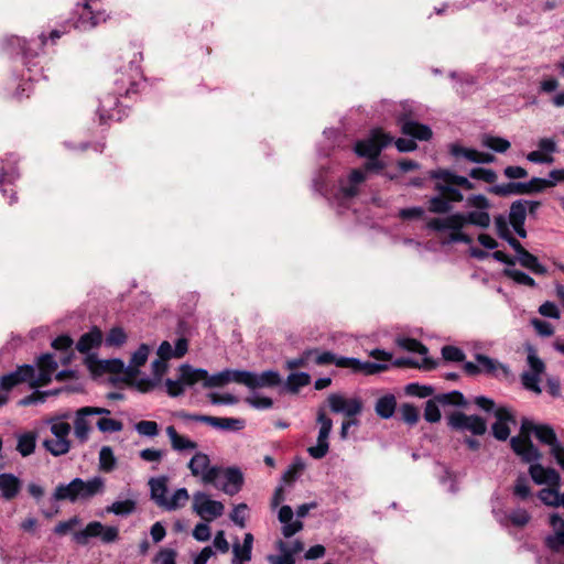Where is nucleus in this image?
Instances as JSON below:
<instances>
[{"label": "nucleus", "mask_w": 564, "mask_h": 564, "mask_svg": "<svg viewBox=\"0 0 564 564\" xmlns=\"http://www.w3.org/2000/svg\"><path fill=\"white\" fill-rule=\"evenodd\" d=\"M150 346L147 344L140 345V347L133 352L129 365L127 366V375L137 381V376L139 375V368L143 366L150 354Z\"/></svg>", "instance_id": "obj_27"}, {"label": "nucleus", "mask_w": 564, "mask_h": 564, "mask_svg": "<svg viewBox=\"0 0 564 564\" xmlns=\"http://www.w3.org/2000/svg\"><path fill=\"white\" fill-rule=\"evenodd\" d=\"M393 138L384 133L381 129H373L369 137L358 141L355 144V152L359 156L368 158L366 163L367 173H379L381 162L378 159L380 151L392 142Z\"/></svg>", "instance_id": "obj_5"}, {"label": "nucleus", "mask_w": 564, "mask_h": 564, "mask_svg": "<svg viewBox=\"0 0 564 564\" xmlns=\"http://www.w3.org/2000/svg\"><path fill=\"white\" fill-rule=\"evenodd\" d=\"M167 360H163L161 358L154 360L151 364L152 376L153 378H142L137 380V388L142 392L151 391L155 388V386L161 381L163 375L167 370Z\"/></svg>", "instance_id": "obj_24"}, {"label": "nucleus", "mask_w": 564, "mask_h": 564, "mask_svg": "<svg viewBox=\"0 0 564 564\" xmlns=\"http://www.w3.org/2000/svg\"><path fill=\"white\" fill-rule=\"evenodd\" d=\"M135 431L143 436L154 437L159 434V425L155 421H140L134 425Z\"/></svg>", "instance_id": "obj_55"}, {"label": "nucleus", "mask_w": 564, "mask_h": 564, "mask_svg": "<svg viewBox=\"0 0 564 564\" xmlns=\"http://www.w3.org/2000/svg\"><path fill=\"white\" fill-rule=\"evenodd\" d=\"M127 340V335L121 327H113L106 336L105 344L109 347H120Z\"/></svg>", "instance_id": "obj_50"}, {"label": "nucleus", "mask_w": 564, "mask_h": 564, "mask_svg": "<svg viewBox=\"0 0 564 564\" xmlns=\"http://www.w3.org/2000/svg\"><path fill=\"white\" fill-rule=\"evenodd\" d=\"M117 104V97L108 96L100 100V105L98 108L100 122H106L107 119H120L119 111L115 109Z\"/></svg>", "instance_id": "obj_34"}, {"label": "nucleus", "mask_w": 564, "mask_h": 564, "mask_svg": "<svg viewBox=\"0 0 564 564\" xmlns=\"http://www.w3.org/2000/svg\"><path fill=\"white\" fill-rule=\"evenodd\" d=\"M98 430L102 433H115L120 432L123 429V424L119 420L101 417L96 422Z\"/></svg>", "instance_id": "obj_51"}, {"label": "nucleus", "mask_w": 564, "mask_h": 564, "mask_svg": "<svg viewBox=\"0 0 564 564\" xmlns=\"http://www.w3.org/2000/svg\"><path fill=\"white\" fill-rule=\"evenodd\" d=\"M550 524L553 529V534L546 536L545 544L550 550L558 552L564 547V519L553 513L550 516Z\"/></svg>", "instance_id": "obj_22"}, {"label": "nucleus", "mask_w": 564, "mask_h": 564, "mask_svg": "<svg viewBox=\"0 0 564 564\" xmlns=\"http://www.w3.org/2000/svg\"><path fill=\"white\" fill-rule=\"evenodd\" d=\"M178 373L181 375L182 381L184 382L185 388L192 387L197 382H205L207 378V370L205 369H196L191 365L184 364L178 368Z\"/></svg>", "instance_id": "obj_29"}, {"label": "nucleus", "mask_w": 564, "mask_h": 564, "mask_svg": "<svg viewBox=\"0 0 564 564\" xmlns=\"http://www.w3.org/2000/svg\"><path fill=\"white\" fill-rule=\"evenodd\" d=\"M176 552L172 549L161 550L154 557L156 564H176L175 562Z\"/></svg>", "instance_id": "obj_64"}, {"label": "nucleus", "mask_w": 564, "mask_h": 564, "mask_svg": "<svg viewBox=\"0 0 564 564\" xmlns=\"http://www.w3.org/2000/svg\"><path fill=\"white\" fill-rule=\"evenodd\" d=\"M75 14H77L78 18L74 22V26L83 31L90 30L100 22H105L107 19L105 12L94 11L88 2L78 3L75 9Z\"/></svg>", "instance_id": "obj_13"}, {"label": "nucleus", "mask_w": 564, "mask_h": 564, "mask_svg": "<svg viewBox=\"0 0 564 564\" xmlns=\"http://www.w3.org/2000/svg\"><path fill=\"white\" fill-rule=\"evenodd\" d=\"M44 448L53 456H62L69 452L72 444L69 440L51 438L43 442Z\"/></svg>", "instance_id": "obj_38"}, {"label": "nucleus", "mask_w": 564, "mask_h": 564, "mask_svg": "<svg viewBox=\"0 0 564 564\" xmlns=\"http://www.w3.org/2000/svg\"><path fill=\"white\" fill-rule=\"evenodd\" d=\"M165 432L170 440L171 448L174 452H192L198 447V444L195 441H192L187 436L181 435L173 425L167 426Z\"/></svg>", "instance_id": "obj_25"}, {"label": "nucleus", "mask_w": 564, "mask_h": 564, "mask_svg": "<svg viewBox=\"0 0 564 564\" xmlns=\"http://www.w3.org/2000/svg\"><path fill=\"white\" fill-rule=\"evenodd\" d=\"M437 400L443 404H452L458 406H465L466 400L459 391H452L448 393H444L437 398Z\"/></svg>", "instance_id": "obj_57"}, {"label": "nucleus", "mask_w": 564, "mask_h": 564, "mask_svg": "<svg viewBox=\"0 0 564 564\" xmlns=\"http://www.w3.org/2000/svg\"><path fill=\"white\" fill-rule=\"evenodd\" d=\"M311 382V376L306 372H292L288 376L286 387L289 391L296 393L299 389L306 387Z\"/></svg>", "instance_id": "obj_43"}, {"label": "nucleus", "mask_w": 564, "mask_h": 564, "mask_svg": "<svg viewBox=\"0 0 564 564\" xmlns=\"http://www.w3.org/2000/svg\"><path fill=\"white\" fill-rule=\"evenodd\" d=\"M475 358L477 364H479L480 372L496 376L497 370H501L505 376L509 373V369L507 366L498 362L492 358H489L488 356L477 354Z\"/></svg>", "instance_id": "obj_33"}, {"label": "nucleus", "mask_w": 564, "mask_h": 564, "mask_svg": "<svg viewBox=\"0 0 564 564\" xmlns=\"http://www.w3.org/2000/svg\"><path fill=\"white\" fill-rule=\"evenodd\" d=\"M484 147L489 148L496 152L503 153L510 148V142L500 137L485 134L481 139Z\"/></svg>", "instance_id": "obj_45"}, {"label": "nucleus", "mask_w": 564, "mask_h": 564, "mask_svg": "<svg viewBox=\"0 0 564 564\" xmlns=\"http://www.w3.org/2000/svg\"><path fill=\"white\" fill-rule=\"evenodd\" d=\"M228 371V379L229 383L235 382L239 384H243L251 389V382H252V372L247 370H234V369H227Z\"/></svg>", "instance_id": "obj_49"}, {"label": "nucleus", "mask_w": 564, "mask_h": 564, "mask_svg": "<svg viewBox=\"0 0 564 564\" xmlns=\"http://www.w3.org/2000/svg\"><path fill=\"white\" fill-rule=\"evenodd\" d=\"M57 362L53 355L44 354L37 360L39 373L34 370V377L31 382V388H39L51 383L53 376L57 370Z\"/></svg>", "instance_id": "obj_15"}, {"label": "nucleus", "mask_w": 564, "mask_h": 564, "mask_svg": "<svg viewBox=\"0 0 564 564\" xmlns=\"http://www.w3.org/2000/svg\"><path fill=\"white\" fill-rule=\"evenodd\" d=\"M192 476L200 478L205 485L218 487L219 466H212L209 456L203 452H196L187 464Z\"/></svg>", "instance_id": "obj_7"}, {"label": "nucleus", "mask_w": 564, "mask_h": 564, "mask_svg": "<svg viewBox=\"0 0 564 564\" xmlns=\"http://www.w3.org/2000/svg\"><path fill=\"white\" fill-rule=\"evenodd\" d=\"M46 423L50 425L54 438L69 440L72 426L68 422L61 421V419H48Z\"/></svg>", "instance_id": "obj_42"}, {"label": "nucleus", "mask_w": 564, "mask_h": 564, "mask_svg": "<svg viewBox=\"0 0 564 564\" xmlns=\"http://www.w3.org/2000/svg\"><path fill=\"white\" fill-rule=\"evenodd\" d=\"M102 341V333L98 327H93L88 333L80 336L76 344V349L86 354L90 349L100 346Z\"/></svg>", "instance_id": "obj_28"}, {"label": "nucleus", "mask_w": 564, "mask_h": 564, "mask_svg": "<svg viewBox=\"0 0 564 564\" xmlns=\"http://www.w3.org/2000/svg\"><path fill=\"white\" fill-rule=\"evenodd\" d=\"M210 426L224 431H240L245 427V421L235 417L212 416Z\"/></svg>", "instance_id": "obj_36"}, {"label": "nucleus", "mask_w": 564, "mask_h": 564, "mask_svg": "<svg viewBox=\"0 0 564 564\" xmlns=\"http://www.w3.org/2000/svg\"><path fill=\"white\" fill-rule=\"evenodd\" d=\"M529 474L536 485H549L560 487V475L553 468H545L541 464H531Z\"/></svg>", "instance_id": "obj_20"}, {"label": "nucleus", "mask_w": 564, "mask_h": 564, "mask_svg": "<svg viewBox=\"0 0 564 564\" xmlns=\"http://www.w3.org/2000/svg\"><path fill=\"white\" fill-rule=\"evenodd\" d=\"M528 365L531 369V373L541 376L545 369L544 362L538 357L533 348H529Z\"/></svg>", "instance_id": "obj_62"}, {"label": "nucleus", "mask_w": 564, "mask_h": 564, "mask_svg": "<svg viewBox=\"0 0 564 564\" xmlns=\"http://www.w3.org/2000/svg\"><path fill=\"white\" fill-rule=\"evenodd\" d=\"M316 422L319 424L317 443L307 451L313 458L321 459L328 453V437L333 429V421L326 415V411L323 406L317 410Z\"/></svg>", "instance_id": "obj_9"}, {"label": "nucleus", "mask_w": 564, "mask_h": 564, "mask_svg": "<svg viewBox=\"0 0 564 564\" xmlns=\"http://www.w3.org/2000/svg\"><path fill=\"white\" fill-rule=\"evenodd\" d=\"M117 459L113 451L109 446H102L99 452V468L105 473H110L115 469Z\"/></svg>", "instance_id": "obj_44"}, {"label": "nucleus", "mask_w": 564, "mask_h": 564, "mask_svg": "<svg viewBox=\"0 0 564 564\" xmlns=\"http://www.w3.org/2000/svg\"><path fill=\"white\" fill-rule=\"evenodd\" d=\"M534 433L535 437L543 444L553 448L558 444L554 430L547 424H535L528 419L521 422V433L513 436L510 441L513 452L525 463H533L540 459L541 454L530 440V434Z\"/></svg>", "instance_id": "obj_1"}, {"label": "nucleus", "mask_w": 564, "mask_h": 564, "mask_svg": "<svg viewBox=\"0 0 564 564\" xmlns=\"http://www.w3.org/2000/svg\"><path fill=\"white\" fill-rule=\"evenodd\" d=\"M316 352H317L316 349H307V350H305L300 357L293 358V359H289L286 361V368L289 370H294V369L307 366L308 360Z\"/></svg>", "instance_id": "obj_56"}, {"label": "nucleus", "mask_w": 564, "mask_h": 564, "mask_svg": "<svg viewBox=\"0 0 564 564\" xmlns=\"http://www.w3.org/2000/svg\"><path fill=\"white\" fill-rule=\"evenodd\" d=\"M538 496L543 503L552 507H558V500L561 496L558 492V487L541 489Z\"/></svg>", "instance_id": "obj_52"}, {"label": "nucleus", "mask_w": 564, "mask_h": 564, "mask_svg": "<svg viewBox=\"0 0 564 564\" xmlns=\"http://www.w3.org/2000/svg\"><path fill=\"white\" fill-rule=\"evenodd\" d=\"M151 499L162 508L167 499V478L165 476L151 478L149 481Z\"/></svg>", "instance_id": "obj_30"}, {"label": "nucleus", "mask_w": 564, "mask_h": 564, "mask_svg": "<svg viewBox=\"0 0 564 564\" xmlns=\"http://www.w3.org/2000/svg\"><path fill=\"white\" fill-rule=\"evenodd\" d=\"M334 178H316L314 183V187L322 193L327 199H337L344 202L354 197L358 193L359 185L366 178H348V184H344L343 180H340L338 186L334 189L328 191L327 188H323L326 185L327 181H333Z\"/></svg>", "instance_id": "obj_8"}, {"label": "nucleus", "mask_w": 564, "mask_h": 564, "mask_svg": "<svg viewBox=\"0 0 564 564\" xmlns=\"http://www.w3.org/2000/svg\"><path fill=\"white\" fill-rule=\"evenodd\" d=\"M416 113L410 104L402 105V111L398 115L397 121L401 132L420 141H427L432 138V130L429 126L416 121Z\"/></svg>", "instance_id": "obj_6"}, {"label": "nucleus", "mask_w": 564, "mask_h": 564, "mask_svg": "<svg viewBox=\"0 0 564 564\" xmlns=\"http://www.w3.org/2000/svg\"><path fill=\"white\" fill-rule=\"evenodd\" d=\"M327 402L332 412L341 413L348 417L356 416L362 411V402L359 398L347 399L340 393H332Z\"/></svg>", "instance_id": "obj_12"}, {"label": "nucleus", "mask_w": 564, "mask_h": 564, "mask_svg": "<svg viewBox=\"0 0 564 564\" xmlns=\"http://www.w3.org/2000/svg\"><path fill=\"white\" fill-rule=\"evenodd\" d=\"M218 484L217 489L223 490L225 494L229 496H234L241 490L243 485V476L240 469L236 467L223 468L220 467V471L218 475Z\"/></svg>", "instance_id": "obj_14"}, {"label": "nucleus", "mask_w": 564, "mask_h": 564, "mask_svg": "<svg viewBox=\"0 0 564 564\" xmlns=\"http://www.w3.org/2000/svg\"><path fill=\"white\" fill-rule=\"evenodd\" d=\"M503 274L512 279L518 284L527 285L530 288L535 286V281L523 271L517 269H505Z\"/></svg>", "instance_id": "obj_48"}, {"label": "nucleus", "mask_w": 564, "mask_h": 564, "mask_svg": "<svg viewBox=\"0 0 564 564\" xmlns=\"http://www.w3.org/2000/svg\"><path fill=\"white\" fill-rule=\"evenodd\" d=\"M189 495L186 488H178L174 491L171 498L166 499V503L162 506L163 509L172 511L177 510L186 505Z\"/></svg>", "instance_id": "obj_40"}, {"label": "nucleus", "mask_w": 564, "mask_h": 564, "mask_svg": "<svg viewBox=\"0 0 564 564\" xmlns=\"http://www.w3.org/2000/svg\"><path fill=\"white\" fill-rule=\"evenodd\" d=\"M497 421L492 424V434L499 441H506L510 435L509 422L514 423V417L509 409L498 408L495 411Z\"/></svg>", "instance_id": "obj_23"}, {"label": "nucleus", "mask_w": 564, "mask_h": 564, "mask_svg": "<svg viewBox=\"0 0 564 564\" xmlns=\"http://www.w3.org/2000/svg\"><path fill=\"white\" fill-rule=\"evenodd\" d=\"M510 522L518 528H522L529 523L531 517L524 509H517L508 514Z\"/></svg>", "instance_id": "obj_60"}, {"label": "nucleus", "mask_w": 564, "mask_h": 564, "mask_svg": "<svg viewBox=\"0 0 564 564\" xmlns=\"http://www.w3.org/2000/svg\"><path fill=\"white\" fill-rule=\"evenodd\" d=\"M444 184L437 183L435 185L437 194L430 198L429 210L435 214L448 213L452 208V203L463 200V195L459 191L460 186L471 188L469 178H442Z\"/></svg>", "instance_id": "obj_4"}, {"label": "nucleus", "mask_w": 564, "mask_h": 564, "mask_svg": "<svg viewBox=\"0 0 564 564\" xmlns=\"http://www.w3.org/2000/svg\"><path fill=\"white\" fill-rule=\"evenodd\" d=\"M448 425L454 430L469 431L474 435H482L487 425L482 417L478 415H466L462 412H456L448 417Z\"/></svg>", "instance_id": "obj_11"}, {"label": "nucleus", "mask_w": 564, "mask_h": 564, "mask_svg": "<svg viewBox=\"0 0 564 564\" xmlns=\"http://www.w3.org/2000/svg\"><path fill=\"white\" fill-rule=\"evenodd\" d=\"M193 511L205 521H213L223 516L225 506L217 500L203 492L197 491L193 495Z\"/></svg>", "instance_id": "obj_10"}, {"label": "nucleus", "mask_w": 564, "mask_h": 564, "mask_svg": "<svg viewBox=\"0 0 564 564\" xmlns=\"http://www.w3.org/2000/svg\"><path fill=\"white\" fill-rule=\"evenodd\" d=\"M58 392H59V390L45 391V392L34 391L31 394L21 399L19 401V404L23 405V406H28V405H33V404H37V403H43V402H45L47 395L57 394Z\"/></svg>", "instance_id": "obj_53"}, {"label": "nucleus", "mask_w": 564, "mask_h": 564, "mask_svg": "<svg viewBox=\"0 0 564 564\" xmlns=\"http://www.w3.org/2000/svg\"><path fill=\"white\" fill-rule=\"evenodd\" d=\"M281 382V377L275 370H267L258 375L252 372L251 389L264 388V387H276Z\"/></svg>", "instance_id": "obj_31"}, {"label": "nucleus", "mask_w": 564, "mask_h": 564, "mask_svg": "<svg viewBox=\"0 0 564 564\" xmlns=\"http://www.w3.org/2000/svg\"><path fill=\"white\" fill-rule=\"evenodd\" d=\"M135 509V502L127 499L123 501H115L112 505L106 508V511L116 516H128Z\"/></svg>", "instance_id": "obj_46"}, {"label": "nucleus", "mask_w": 564, "mask_h": 564, "mask_svg": "<svg viewBox=\"0 0 564 564\" xmlns=\"http://www.w3.org/2000/svg\"><path fill=\"white\" fill-rule=\"evenodd\" d=\"M513 494L522 500H525L531 495L529 481L525 476H519L516 480Z\"/></svg>", "instance_id": "obj_58"}, {"label": "nucleus", "mask_w": 564, "mask_h": 564, "mask_svg": "<svg viewBox=\"0 0 564 564\" xmlns=\"http://www.w3.org/2000/svg\"><path fill=\"white\" fill-rule=\"evenodd\" d=\"M21 481L13 474H0V492L1 497L6 500H12L18 496L21 490Z\"/></svg>", "instance_id": "obj_26"}, {"label": "nucleus", "mask_w": 564, "mask_h": 564, "mask_svg": "<svg viewBox=\"0 0 564 564\" xmlns=\"http://www.w3.org/2000/svg\"><path fill=\"white\" fill-rule=\"evenodd\" d=\"M91 415L86 406L79 408L74 416V435L80 444H85L93 431Z\"/></svg>", "instance_id": "obj_19"}, {"label": "nucleus", "mask_w": 564, "mask_h": 564, "mask_svg": "<svg viewBox=\"0 0 564 564\" xmlns=\"http://www.w3.org/2000/svg\"><path fill=\"white\" fill-rule=\"evenodd\" d=\"M370 356L383 362L361 361L359 359V365H357L355 369L356 373L360 372L370 376L386 371L389 368L386 362L392 359V354L382 349H373L370 351Z\"/></svg>", "instance_id": "obj_17"}, {"label": "nucleus", "mask_w": 564, "mask_h": 564, "mask_svg": "<svg viewBox=\"0 0 564 564\" xmlns=\"http://www.w3.org/2000/svg\"><path fill=\"white\" fill-rule=\"evenodd\" d=\"M165 387H166L167 394L172 398L180 397L185 391V386H184V382L182 381L180 373H178V378L175 380L166 379Z\"/></svg>", "instance_id": "obj_59"}, {"label": "nucleus", "mask_w": 564, "mask_h": 564, "mask_svg": "<svg viewBox=\"0 0 564 564\" xmlns=\"http://www.w3.org/2000/svg\"><path fill=\"white\" fill-rule=\"evenodd\" d=\"M252 544H253V535L251 533H246L242 544H240L238 542L234 543V545H232L234 557L231 561H240V562L251 561Z\"/></svg>", "instance_id": "obj_32"}, {"label": "nucleus", "mask_w": 564, "mask_h": 564, "mask_svg": "<svg viewBox=\"0 0 564 564\" xmlns=\"http://www.w3.org/2000/svg\"><path fill=\"white\" fill-rule=\"evenodd\" d=\"M442 356L447 361L460 362L465 359L464 351L460 348L451 345L442 348Z\"/></svg>", "instance_id": "obj_61"}, {"label": "nucleus", "mask_w": 564, "mask_h": 564, "mask_svg": "<svg viewBox=\"0 0 564 564\" xmlns=\"http://www.w3.org/2000/svg\"><path fill=\"white\" fill-rule=\"evenodd\" d=\"M34 377V367L31 365L19 366L14 371L0 378V387L4 391H10L15 386L28 382L31 387Z\"/></svg>", "instance_id": "obj_16"}, {"label": "nucleus", "mask_w": 564, "mask_h": 564, "mask_svg": "<svg viewBox=\"0 0 564 564\" xmlns=\"http://www.w3.org/2000/svg\"><path fill=\"white\" fill-rule=\"evenodd\" d=\"M528 213V203L524 199H519L512 203L509 213V220L514 231L521 238L527 237L524 229L525 217Z\"/></svg>", "instance_id": "obj_21"}, {"label": "nucleus", "mask_w": 564, "mask_h": 564, "mask_svg": "<svg viewBox=\"0 0 564 564\" xmlns=\"http://www.w3.org/2000/svg\"><path fill=\"white\" fill-rule=\"evenodd\" d=\"M228 383V371L227 369H225L212 376H209V373L207 372V378L206 381L204 382V388H218L224 387Z\"/></svg>", "instance_id": "obj_54"}, {"label": "nucleus", "mask_w": 564, "mask_h": 564, "mask_svg": "<svg viewBox=\"0 0 564 564\" xmlns=\"http://www.w3.org/2000/svg\"><path fill=\"white\" fill-rule=\"evenodd\" d=\"M520 264L529 269L534 274L543 275L547 272L546 268L539 262V259L527 249L518 257Z\"/></svg>", "instance_id": "obj_37"}, {"label": "nucleus", "mask_w": 564, "mask_h": 564, "mask_svg": "<svg viewBox=\"0 0 564 564\" xmlns=\"http://www.w3.org/2000/svg\"><path fill=\"white\" fill-rule=\"evenodd\" d=\"M466 224L486 228L490 224L489 214L481 210H475L466 215L457 213L443 218H432L426 223V228L438 232L449 230L448 238L444 241L446 243H470L471 238L468 235L462 232V228Z\"/></svg>", "instance_id": "obj_2"}, {"label": "nucleus", "mask_w": 564, "mask_h": 564, "mask_svg": "<svg viewBox=\"0 0 564 564\" xmlns=\"http://www.w3.org/2000/svg\"><path fill=\"white\" fill-rule=\"evenodd\" d=\"M36 445V434L34 432H26L18 436L17 451L22 456L31 455Z\"/></svg>", "instance_id": "obj_39"}, {"label": "nucleus", "mask_w": 564, "mask_h": 564, "mask_svg": "<svg viewBox=\"0 0 564 564\" xmlns=\"http://www.w3.org/2000/svg\"><path fill=\"white\" fill-rule=\"evenodd\" d=\"M449 153L457 161H467L470 163H489L495 159L490 153L480 152L471 148H465L458 143H452L449 145Z\"/></svg>", "instance_id": "obj_18"}, {"label": "nucleus", "mask_w": 564, "mask_h": 564, "mask_svg": "<svg viewBox=\"0 0 564 564\" xmlns=\"http://www.w3.org/2000/svg\"><path fill=\"white\" fill-rule=\"evenodd\" d=\"M395 398L393 395H384L376 403V412L382 419H389L393 415L395 410Z\"/></svg>", "instance_id": "obj_41"}, {"label": "nucleus", "mask_w": 564, "mask_h": 564, "mask_svg": "<svg viewBox=\"0 0 564 564\" xmlns=\"http://www.w3.org/2000/svg\"><path fill=\"white\" fill-rule=\"evenodd\" d=\"M397 343L399 347L406 351L416 352L422 356L427 354V348L421 341L414 338H399Z\"/></svg>", "instance_id": "obj_47"}, {"label": "nucleus", "mask_w": 564, "mask_h": 564, "mask_svg": "<svg viewBox=\"0 0 564 564\" xmlns=\"http://www.w3.org/2000/svg\"><path fill=\"white\" fill-rule=\"evenodd\" d=\"M424 419L430 423H435L441 420V411L434 400H429L424 409Z\"/></svg>", "instance_id": "obj_63"}, {"label": "nucleus", "mask_w": 564, "mask_h": 564, "mask_svg": "<svg viewBox=\"0 0 564 564\" xmlns=\"http://www.w3.org/2000/svg\"><path fill=\"white\" fill-rule=\"evenodd\" d=\"M105 490V480L100 476H95L87 480L79 477L74 478L68 484H59L54 492L55 501L67 500L72 503L77 501H87Z\"/></svg>", "instance_id": "obj_3"}, {"label": "nucleus", "mask_w": 564, "mask_h": 564, "mask_svg": "<svg viewBox=\"0 0 564 564\" xmlns=\"http://www.w3.org/2000/svg\"><path fill=\"white\" fill-rule=\"evenodd\" d=\"M102 532V523L98 521L89 522L82 531L74 533V540L82 545L87 544L90 538H99Z\"/></svg>", "instance_id": "obj_35"}]
</instances>
